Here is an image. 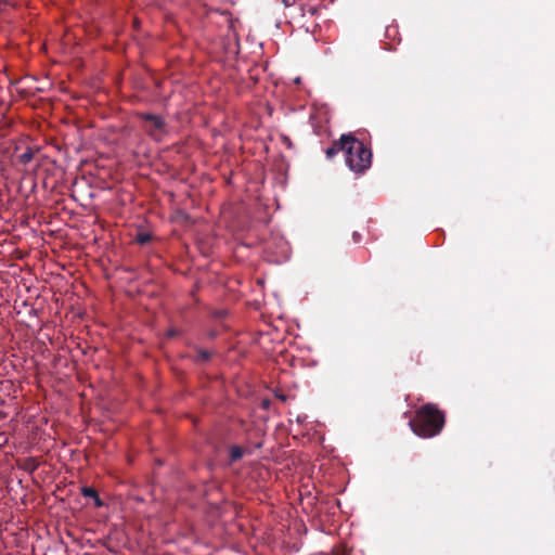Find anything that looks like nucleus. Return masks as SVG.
Returning a JSON list of instances; mask_svg holds the SVG:
<instances>
[{
  "label": "nucleus",
  "mask_w": 555,
  "mask_h": 555,
  "mask_svg": "<svg viewBox=\"0 0 555 555\" xmlns=\"http://www.w3.org/2000/svg\"><path fill=\"white\" fill-rule=\"evenodd\" d=\"M151 241V235L149 233H140L137 236V242L141 245H144Z\"/></svg>",
  "instance_id": "9b49d317"
},
{
  "label": "nucleus",
  "mask_w": 555,
  "mask_h": 555,
  "mask_svg": "<svg viewBox=\"0 0 555 555\" xmlns=\"http://www.w3.org/2000/svg\"><path fill=\"white\" fill-rule=\"evenodd\" d=\"M167 335L168 337H175L176 335H178V332L175 328H171L168 331Z\"/></svg>",
  "instance_id": "4468645a"
},
{
  "label": "nucleus",
  "mask_w": 555,
  "mask_h": 555,
  "mask_svg": "<svg viewBox=\"0 0 555 555\" xmlns=\"http://www.w3.org/2000/svg\"><path fill=\"white\" fill-rule=\"evenodd\" d=\"M446 424L444 412L434 403L420 406L415 416L409 422L412 431L422 438H431L439 435Z\"/></svg>",
  "instance_id": "f257e3e1"
},
{
  "label": "nucleus",
  "mask_w": 555,
  "mask_h": 555,
  "mask_svg": "<svg viewBox=\"0 0 555 555\" xmlns=\"http://www.w3.org/2000/svg\"><path fill=\"white\" fill-rule=\"evenodd\" d=\"M93 500H94V503H95V506H96V507H101V506H103V504H104V503H103V501L100 499L99 494H96V496H94V499H93Z\"/></svg>",
  "instance_id": "f8f14e48"
},
{
  "label": "nucleus",
  "mask_w": 555,
  "mask_h": 555,
  "mask_svg": "<svg viewBox=\"0 0 555 555\" xmlns=\"http://www.w3.org/2000/svg\"><path fill=\"white\" fill-rule=\"evenodd\" d=\"M39 466V462L35 457H29L25 461L24 468L29 472H35Z\"/></svg>",
  "instance_id": "1a4fd4ad"
},
{
  "label": "nucleus",
  "mask_w": 555,
  "mask_h": 555,
  "mask_svg": "<svg viewBox=\"0 0 555 555\" xmlns=\"http://www.w3.org/2000/svg\"><path fill=\"white\" fill-rule=\"evenodd\" d=\"M321 8L319 5L304 4L300 8L301 17L305 20L307 16L314 17L319 14Z\"/></svg>",
  "instance_id": "39448f33"
},
{
  "label": "nucleus",
  "mask_w": 555,
  "mask_h": 555,
  "mask_svg": "<svg viewBox=\"0 0 555 555\" xmlns=\"http://www.w3.org/2000/svg\"><path fill=\"white\" fill-rule=\"evenodd\" d=\"M81 494L85 496V498H91V499H94V496H96L98 492L95 489H93L92 487H82L81 488Z\"/></svg>",
  "instance_id": "9d476101"
},
{
  "label": "nucleus",
  "mask_w": 555,
  "mask_h": 555,
  "mask_svg": "<svg viewBox=\"0 0 555 555\" xmlns=\"http://www.w3.org/2000/svg\"><path fill=\"white\" fill-rule=\"evenodd\" d=\"M349 139H350V134H343L339 138V140L334 141L331 144V146H328L325 150V155H326L327 159H332L341 151L346 153Z\"/></svg>",
  "instance_id": "20e7f679"
},
{
  "label": "nucleus",
  "mask_w": 555,
  "mask_h": 555,
  "mask_svg": "<svg viewBox=\"0 0 555 555\" xmlns=\"http://www.w3.org/2000/svg\"><path fill=\"white\" fill-rule=\"evenodd\" d=\"M244 455V449L240 446H232L229 450V459L231 463L241 460Z\"/></svg>",
  "instance_id": "423d86ee"
},
{
  "label": "nucleus",
  "mask_w": 555,
  "mask_h": 555,
  "mask_svg": "<svg viewBox=\"0 0 555 555\" xmlns=\"http://www.w3.org/2000/svg\"><path fill=\"white\" fill-rule=\"evenodd\" d=\"M8 4H9V0H0V8L3 5H8Z\"/></svg>",
  "instance_id": "2eb2a0df"
},
{
  "label": "nucleus",
  "mask_w": 555,
  "mask_h": 555,
  "mask_svg": "<svg viewBox=\"0 0 555 555\" xmlns=\"http://www.w3.org/2000/svg\"><path fill=\"white\" fill-rule=\"evenodd\" d=\"M352 238H353V242H354V243H359V242H360V238H361L360 233L354 232V233L352 234Z\"/></svg>",
  "instance_id": "ddd939ff"
},
{
  "label": "nucleus",
  "mask_w": 555,
  "mask_h": 555,
  "mask_svg": "<svg viewBox=\"0 0 555 555\" xmlns=\"http://www.w3.org/2000/svg\"><path fill=\"white\" fill-rule=\"evenodd\" d=\"M138 118L144 121L145 132L155 140H162L163 135L167 132L166 121L162 116L151 113H138Z\"/></svg>",
  "instance_id": "7ed1b4c3"
},
{
  "label": "nucleus",
  "mask_w": 555,
  "mask_h": 555,
  "mask_svg": "<svg viewBox=\"0 0 555 555\" xmlns=\"http://www.w3.org/2000/svg\"><path fill=\"white\" fill-rule=\"evenodd\" d=\"M35 156V151L31 147H27L26 151L18 156V162L22 165L29 164Z\"/></svg>",
  "instance_id": "6e6552de"
},
{
  "label": "nucleus",
  "mask_w": 555,
  "mask_h": 555,
  "mask_svg": "<svg viewBox=\"0 0 555 555\" xmlns=\"http://www.w3.org/2000/svg\"><path fill=\"white\" fill-rule=\"evenodd\" d=\"M307 22H308V21H304V22L301 23V26H306Z\"/></svg>",
  "instance_id": "dca6fc26"
},
{
  "label": "nucleus",
  "mask_w": 555,
  "mask_h": 555,
  "mask_svg": "<svg viewBox=\"0 0 555 555\" xmlns=\"http://www.w3.org/2000/svg\"><path fill=\"white\" fill-rule=\"evenodd\" d=\"M196 352H197L196 356L193 358V360L196 363H205V362H208L211 359V352H209L206 349L197 348Z\"/></svg>",
  "instance_id": "0eeeda50"
},
{
  "label": "nucleus",
  "mask_w": 555,
  "mask_h": 555,
  "mask_svg": "<svg viewBox=\"0 0 555 555\" xmlns=\"http://www.w3.org/2000/svg\"><path fill=\"white\" fill-rule=\"evenodd\" d=\"M345 158L350 170L362 173L371 167L372 152L362 141L350 134Z\"/></svg>",
  "instance_id": "f03ea898"
}]
</instances>
